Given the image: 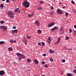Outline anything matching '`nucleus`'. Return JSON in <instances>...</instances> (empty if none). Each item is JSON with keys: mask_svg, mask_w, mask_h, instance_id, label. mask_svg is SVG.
Listing matches in <instances>:
<instances>
[{"mask_svg": "<svg viewBox=\"0 0 76 76\" xmlns=\"http://www.w3.org/2000/svg\"><path fill=\"white\" fill-rule=\"evenodd\" d=\"M38 45H39V46H41V43H40V42H39V43H38Z\"/></svg>", "mask_w": 76, "mask_h": 76, "instance_id": "42", "label": "nucleus"}, {"mask_svg": "<svg viewBox=\"0 0 76 76\" xmlns=\"http://www.w3.org/2000/svg\"><path fill=\"white\" fill-rule=\"evenodd\" d=\"M19 8H17L14 10V12H17L19 10Z\"/></svg>", "mask_w": 76, "mask_h": 76, "instance_id": "25", "label": "nucleus"}, {"mask_svg": "<svg viewBox=\"0 0 76 76\" xmlns=\"http://www.w3.org/2000/svg\"><path fill=\"white\" fill-rule=\"evenodd\" d=\"M5 73L4 71V70L0 71V75H4Z\"/></svg>", "mask_w": 76, "mask_h": 76, "instance_id": "9", "label": "nucleus"}, {"mask_svg": "<svg viewBox=\"0 0 76 76\" xmlns=\"http://www.w3.org/2000/svg\"><path fill=\"white\" fill-rule=\"evenodd\" d=\"M25 42V43H24L26 45V43H27V41H26V42Z\"/></svg>", "mask_w": 76, "mask_h": 76, "instance_id": "45", "label": "nucleus"}, {"mask_svg": "<svg viewBox=\"0 0 76 76\" xmlns=\"http://www.w3.org/2000/svg\"><path fill=\"white\" fill-rule=\"evenodd\" d=\"M50 60L51 62H53V59L52 58H50Z\"/></svg>", "mask_w": 76, "mask_h": 76, "instance_id": "34", "label": "nucleus"}, {"mask_svg": "<svg viewBox=\"0 0 76 76\" xmlns=\"http://www.w3.org/2000/svg\"><path fill=\"white\" fill-rule=\"evenodd\" d=\"M54 1H55V0H54Z\"/></svg>", "mask_w": 76, "mask_h": 76, "instance_id": "64", "label": "nucleus"}, {"mask_svg": "<svg viewBox=\"0 0 76 76\" xmlns=\"http://www.w3.org/2000/svg\"><path fill=\"white\" fill-rule=\"evenodd\" d=\"M42 63L43 64H45V62L44 61H43L42 62Z\"/></svg>", "mask_w": 76, "mask_h": 76, "instance_id": "36", "label": "nucleus"}, {"mask_svg": "<svg viewBox=\"0 0 76 76\" xmlns=\"http://www.w3.org/2000/svg\"><path fill=\"white\" fill-rule=\"evenodd\" d=\"M9 17H10L11 18H14V16H12V15H11L10 16H9Z\"/></svg>", "mask_w": 76, "mask_h": 76, "instance_id": "35", "label": "nucleus"}, {"mask_svg": "<svg viewBox=\"0 0 76 76\" xmlns=\"http://www.w3.org/2000/svg\"><path fill=\"white\" fill-rule=\"evenodd\" d=\"M74 31L75 32V33H76V31L74 30Z\"/></svg>", "mask_w": 76, "mask_h": 76, "instance_id": "54", "label": "nucleus"}, {"mask_svg": "<svg viewBox=\"0 0 76 76\" xmlns=\"http://www.w3.org/2000/svg\"><path fill=\"white\" fill-rule=\"evenodd\" d=\"M64 7H66L65 6H64Z\"/></svg>", "mask_w": 76, "mask_h": 76, "instance_id": "62", "label": "nucleus"}, {"mask_svg": "<svg viewBox=\"0 0 76 76\" xmlns=\"http://www.w3.org/2000/svg\"><path fill=\"white\" fill-rule=\"evenodd\" d=\"M18 32V30L17 29H15L14 30H12L11 31V33L12 34H15V32L16 34H17Z\"/></svg>", "mask_w": 76, "mask_h": 76, "instance_id": "4", "label": "nucleus"}, {"mask_svg": "<svg viewBox=\"0 0 76 76\" xmlns=\"http://www.w3.org/2000/svg\"><path fill=\"white\" fill-rule=\"evenodd\" d=\"M26 37H27V39H30L31 38V36H29L27 35L26 36Z\"/></svg>", "mask_w": 76, "mask_h": 76, "instance_id": "18", "label": "nucleus"}, {"mask_svg": "<svg viewBox=\"0 0 76 76\" xmlns=\"http://www.w3.org/2000/svg\"><path fill=\"white\" fill-rule=\"evenodd\" d=\"M19 60H21V59H22V58L19 57Z\"/></svg>", "mask_w": 76, "mask_h": 76, "instance_id": "48", "label": "nucleus"}, {"mask_svg": "<svg viewBox=\"0 0 76 76\" xmlns=\"http://www.w3.org/2000/svg\"><path fill=\"white\" fill-rule=\"evenodd\" d=\"M74 12L75 13H76V10H74Z\"/></svg>", "mask_w": 76, "mask_h": 76, "instance_id": "55", "label": "nucleus"}, {"mask_svg": "<svg viewBox=\"0 0 76 76\" xmlns=\"http://www.w3.org/2000/svg\"><path fill=\"white\" fill-rule=\"evenodd\" d=\"M67 76H72V75L71 74L69 73L68 74H67Z\"/></svg>", "mask_w": 76, "mask_h": 76, "instance_id": "23", "label": "nucleus"}, {"mask_svg": "<svg viewBox=\"0 0 76 76\" xmlns=\"http://www.w3.org/2000/svg\"><path fill=\"white\" fill-rule=\"evenodd\" d=\"M0 28L3 29L4 31L6 30L7 28L5 26H1L0 27Z\"/></svg>", "mask_w": 76, "mask_h": 76, "instance_id": "7", "label": "nucleus"}, {"mask_svg": "<svg viewBox=\"0 0 76 76\" xmlns=\"http://www.w3.org/2000/svg\"><path fill=\"white\" fill-rule=\"evenodd\" d=\"M16 28V27L15 26H14L13 27V29H15Z\"/></svg>", "mask_w": 76, "mask_h": 76, "instance_id": "44", "label": "nucleus"}, {"mask_svg": "<svg viewBox=\"0 0 76 76\" xmlns=\"http://www.w3.org/2000/svg\"><path fill=\"white\" fill-rule=\"evenodd\" d=\"M16 64V62H14V63H13V64Z\"/></svg>", "mask_w": 76, "mask_h": 76, "instance_id": "53", "label": "nucleus"}, {"mask_svg": "<svg viewBox=\"0 0 76 76\" xmlns=\"http://www.w3.org/2000/svg\"><path fill=\"white\" fill-rule=\"evenodd\" d=\"M37 67H39V66H37Z\"/></svg>", "mask_w": 76, "mask_h": 76, "instance_id": "61", "label": "nucleus"}, {"mask_svg": "<svg viewBox=\"0 0 76 76\" xmlns=\"http://www.w3.org/2000/svg\"><path fill=\"white\" fill-rule=\"evenodd\" d=\"M63 29V28L62 27H61V29H60V31H59V32L60 33H61V32L62 31Z\"/></svg>", "mask_w": 76, "mask_h": 76, "instance_id": "21", "label": "nucleus"}, {"mask_svg": "<svg viewBox=\"0 0 76 76\" xmlns=\"http://www.w3.org/2000/svg\"><path fill=\"white\" fill-rule=\"evenodd\" d=\"M69 39V38L68 37H66V40H68Z\"/></svg>", "mask_w": 76, "mask_h": 76, "instance_id": "30", "label": "nucleus"}, {"mask_svg": "<svg viewBox=\"0 0 76 76\" xmlns=\"http://www.w3.org/2000/svg\"><path fill=\"white\" fill-rule=\"evenodd\" d=\"M42 46L43 47L45 45V43L44 42H42Z\"/></svg>", "mask_w": 76, "mask_h": 76, "instance_id": "28", "label": "nucleus"}, {"mask_svg": "<svg viewBox=\"0 0 76 76\" xmlns=\"http://www.w3.org/2000/svg\"><path fill=\"white\" fill-rule=\"evenodd\" d=\"M49 52L51 53H54V51L53 50H49Z\"/></svg>", "mask_w": 76, "mask_h": 76, "instance_id": "20", "label": "nucleus"}, {"mask_svg": "<svg viewBox=\"0 0 76 76\" xmlns=\"http://www.w3.org/2000/svg\"><path fill=\"white\" fill-rule=\"evenodd\" d=\"M74 72L75 73H76V69H74Z\"/></svg>", "mask_w": 76, "mask_h": 76, "instance_id": "41", "label": "nucleus"}, {"mask_svg": "<svg viewBox=\"0 0 76 76\" xmlns=\"http://www.w3.org/2000/svg\"><path fill=\"white\" fill-rule=\"evenodd\" d=\"M57 13L58 14L61 15L63 14V12L60 9H58L57 10Z\"/></svg>", "mask_w": 76, "mask_h": 76, "instance_id": "2", "label": "nucleus"}, {"mask_svg": "<svg viewBox=\"0 0 76 76\" xmlns=\"http://www.w3.org/2000/svg\"><path fill=\"white\" fill-rule=\"evenodd\" d=\"M7 2L8 3L9 1V0H6Z\"/></svg>", "mask_w": 76, "mask_h": 76, "instance_id": "49", "label": "nucleus"}, {"mask_svg": "<svg viewBox=\"0 0 76 76\" xmlns=\"http://www.w3.org/2000/svg\"><path fill=\"white\" fill-rule=\"evenodd\" d=\"M55 23L54 22L53 23H50V24H49V25L48 26V27H50L51 26H53V25H54L55 24Z\"/></svg>", "mask_w": 76, "mask_h": 76, "instance_id": "5", "label": "nucleus"}, {"mask_svg": "<svg viewBox=\"0 0 76 76\" xmlns=\"http://www.w3.org/2000/svg\"><path fill=\"white\" fill-rule=\"evenodd\" d=\"M59 4H61V2L59 3Z\"/></svg>", "mask_w": 76, "mask_h": 76, "instance_id": "59", "label": "nucleus"}, {"mask_svg": "<svg viewBox=\"0 0 76 76\" xmlns=\"http://www.w3.org/2000/svg\"><path fill=\"white\" fill-rule=\"evenodd\" d=\"M34 62L37 65L38 64V62L37 59H34Z\"/></svg>", "mask_w": 76, "mask_h": 76, "instance_id": "13", "label": "nucleus"}, {"mask_svg": "<svg viewBox=\"0 0 76 76\" xmlns=\"http://www.w3.org/2000/svg\"><path fill=\"white\" fill-rule=\"evenodd\" d=\"M40 4H42L44 3V2L42 1H40Z\"/></svg>", "mask_w": 76, "mask_h": 76, "instance_id": "40", "label": "nucleus"}, {"mask_svg": "<svg viewBox=\"0 0 76 76\" xmlns=\"http://www.w3.org/2000/svg\"><path fill=\"white\" fill-rule=\"evenodd\" d=\"M4 6V5L3 4H2L0 5V7H3Z\"/></svg>", "mask_w": 76, "mask_h": 76, "instance_id": "32", "label": "nucleus"}, {"mask_svg": "<svg viewBox=\"0 0 76 76\" xmlns=\"http://www.w3.org/2000/svg\"><path fill=\"white\" fill-rule=\"evenodd\" d=\"M37 10H42V7H40L39 8H38L37 9Z\"/></svg>", "mask_w": 76, "mask_h": 76, "instance_id": "24", "label": "nucleus"}, {"mask_svg": "<svg viewBox=\"0 0 76 76\" xmlns=\"http://www.w3.org/2000/svg\"><path fill=\"white\" fill-rule=\"evenodd\" d=\"M3 1H4L5 0H2Z\"/></svg>", "mask_w": 76, "mask_h": 76, "instance_id": "57", "label": "nucleus"}, {"mask_svg": "<svg viewBox=\"0 0 76 76\" xmlns=\"http://www.w3.org/2000/svg\"><path fill=\"white\" fill-rule=\"evenodd\" d=\"M0 23L2 24H3V23H4V21H2L0 22Z\"/></svg>", "mask_w": 76, "mask_h": 76, "instance_id": "38", "label": "nucleus"}, {"mask_svg": "<svg viewBox=\"0 0 76 76\" xmlns=\"http://www.w3.org/2000/svg\"><path fill=\"white\" fill-rule=\"evenodd\" d=\"M44 67H45L46 68H48V65L47 64H45L44 65Z\"/></svg>", "mask_w": 76, "mask_h": 76, "instance_id": "31", "label": "nucleus"}, {"mask_svg": "<svg viewBox=\"0 0 76 76\" xmlns=\"http://www.w3.org/2000/svg\"><path fill=\"white\" fill-rule=\"evenodd\" d=\"M20 57L22 59V58H23L25 57V56L24 55H22V54L21 55V56Z\"/></svg>", "mask_w": 76, "mask_h": 76, "instance_id": "22", "label": "nucleus"}, {"mask_svg": "<svg viewBox=\"0 0 76 76\" xmlns=\"http://www.w3.org/2000/svg\"><path fill=\"white\" fill-rule=\"evenodd\" d=\"M69 33H72V29H69Z\"/></svg>", "mask_w": 76, "mask_h": 76, "instance_id": "33", "label": "nucleus"}, {"mask_svg": "<svg viewBox=\"0 0 76 76\" xmlns=\"http://www.w3.org/2000/svg\"><path fill=\"white\" fill-rule=\"evenodd\" d=\"M34 14L33 13L31 15L28 14V17L29 18H31L34 15Z\"/></svg>", "mask_w": 76, "mask_h": 76, "instance_id": "16", "label": "nucleus"}, {"mask_svg": "<svg viewBox=\"0 0 76 76\" xmlns=\"http://www.w3.org/2000/svg\"><path fill=\"white\" fill-rule=\"evenodd\" d=\"M31 61V59H28L27 60V62H30Z\"/></svg>", "mask_w": 76, "mask_h": 76, "instance_id": "29", "label": "nucleus"}, {"mask_svg": "<svg viewBox=\"0 0 76 76\" xmlns=\"http://www.w3.org/2000/svg\"><path fill=\"white\" fill-rule=\"evenodd\" d=\"M61 37H58V41H57L56 42H55V44L57 45L59 43V42L60 40V39H61Z\"/></svg>", "mask_w": 76, "mask_h": 76, "instance_id": "8", "label": "nucleus"}, {"mask_svg": "<svg viewBox=\"0 0 76 76\" xmlns=\"http://www.w3.org/2000/svg\"><path fill=\"white\" fill-rule=\"evenodd\" d=\"M46 56V54H44L43 55V56Z\"/></svg>", "mask_w": 76, "mask_h": 76, "instance_id": "47", "label": "nucleus"}, {"mask_svg": "<svg viewBox=\"0 0 76 76\" xmlns=\"http://www.w3.org/2000/svg\"><path fill=\"white\" fill-rule=\"evenodd\" d=\"M8 16H13L14 15V13L11 11H9L7 12Z\"/></svg>", "mask_w": 76, "mask_h": 76, "instance_id": "3", "label": "nucleus"}, {"mask_svg": "<svg viewBox=\"0 0 76 76\" xmlns=\"http://www.w3.org/2000/svg\"><path fill=\"white\" fill-rule=\"evenodd\" d=\"M35 23L37 26H39L40 25L39 21L38 20H36Z\"/></svg>", "mask_w": 76, "mask_h": 76, "instance_id": "6", "label": "nucleus"}, {"mask_svg": "<svg viewBox=\"0 0 76 76\" xmlns=\"http://www.w3.org/2000/svg\"><path fill=\"white\" fill-rule=\"evenodd\" d=\"M37 32L39 34H41L42 31L41 30H39Z\"/></svg>", "mask_w": 76, "mask_h": 76, "instance_id": "27", "label": "nucleus"}, {"mask_svg": "<svg viewBox=\"0 0 76 76\" xmlns=\"http://www.w3.org/2000/svg\"><path fill=\"white\" fill-rule=\"evenodd\" d=\"M34 76H36V75H34Z\"/></svg>", "mask_w": 76, "mask_h": 76, "instance_id": "63", "label": "nucleus"}, {"mask_svg": "<svg viewBox=\"0 0 76 76\" xmlns=\"http://www.w3.org/2000/svg\"><path fill=\"white\" fill-rule=\"evenodd\" d=\"M58 29V28L57 27H55L54 28H52L51 29V30L52 31H54L55 30H56Z\"/></svg>", "mask_w": 76, "mask_h": 76, "instance_id": "10", "label": "nucleus"}, {"mask_svg": "<svg viewBox=\"0 0 76 76\" xmlns=\"http://www.w3.org/2000/svg\"><path fill=\"white\" fill-rule=\"evenodd\" d=\"M47 41L49 43V44L50 43V42L51 41V40L50 39V37L48 39H47Z\"/></svg>", "mask_w": 76, "mask_h": 76, "instance_id": "12", "label": "nucleus"}, {"mask_svg": "<svg viewBox=\"0 0 76 76\" xmlns=\"http://www.w3.org/2000/svg\"><path fill=\"white\" fill-rule=\"evenodd\" d=\"M64 8H65V7H63V9H64Z\"/></svg>", "mask_w": 76, "mask_h": 76, "instance_id": "56", "label": "nucleus"}, {"mask_svg": "<svg viewBox=\"0 0 76 76\" xmlns=\"http://www.w3.org/2000/svg\"><path fill=\"white\" fill-rule=\"evenodd\" d=\"M22 40L24 42H25L27 41V40L26 39V38L25 37H23L22 38Z\"/></svg>", "mask_w": 76, "mask_h": 76, "instance_id": "15", "label": "nucleus"}, {"mask_svg": "<svg viewBox=\"0 0 76 76\" xmlns=\"http://www.w3.org/2000/svg\"><path fill=\"white\" fill-rule=\"evenodd\" d=\"M42 76H45V75H42Z\"/></svg>", "mask_w": 76, "mask_h": 76, "instance_id": "58", "label": "nucleus"}, {"mask_svg": "<svg viewBox=\"0 0 76 76\" xmlns=\"http://www.w3.org/2000/svg\"><path fill=\"white\" fill-rule=\"evenodd\" d=\"M20 13V10H19L18 11V13H19H19Z\"/></svg>", "mask_w": 76, "mask_h": 76, "instance_id": "46", "label": "nucleus"}, {"mask_svg": "<svg viewBox=\"0 0 76 76\" xmlns=\"http://www.w3.org/2000/svg\"><path fill=\"white\" fill-rule=\"evenodd\" d=\"M75 69H76V66H75Z\"/></svg>", "mask_w": 76, "mask_h": 76, "instance_id": "60", "label": "nucleus"}, {"mask_svg": "<svg viewBox=\"0 0 76 76\" xmlns=\"http://www.w3.org/2000/svg\"><path fill=\"white\" fill-rule=\"evenodd\" d=\"M62 62L64 63L65 62V59H63L62 60Z\"/></svg>", "mask_w": 76, "mask_h": 76, "instance_id": "39", "label": "nucleus"}, {"mask_svg": "<svg viewBox=\"0 0 76 76\" xmlns=\"http://www.w3.org/2000/svg\"><path fill=\"white\" fill-rule=\"evenodd\" d=\"M74 27L76 29V25H74Z\"/></svg>", "mask_w": 76, "mask_h": 76, "instance_id": "51", "label": "nucleus"}, {"mask_svg": "<svg viewBox=\"0 0 76 76\" xmlns=\"http://www.w3.org/2000/svg\"><path fill=\"white\" fill-rule=\"evenodd\" d=\"M8 51L9 52H11L12 51L13 49L12 48H11V47H10L8 49Z\"/></svg>", "mask_w": 76, "mask_h": 76, "instance_id": "14", "label": "nucleus"}, {"mask_svg": "<svg viewBox=\"0 0 76 76\" xmlns=\"http://www.w3.org/2000/svg\"><path fill=\"white\" fill-rule=\"evenodd\" d=\"M71 3L72 4H75V2H74V1H71Z\"/></svg>", "mask_w": 76, "mask_h": 76, "instance_id": "43", "label": "nucleus"}, {"mask_svg": "<svg viewBox=\"0 0 76 76\" xmlns=\"http://www.w3.org/2000/svg\"><path fill=\"white\" fill-rule=\"evenodd\" d=\"M71 50H72V49H68V50H69L70 51H71Z\"/></svg>", "mask_w": 76, "mask_h": 76, "instance_id": "52", "label": "nucleus"}, {"mask_svg": "<svg viewBox=\"0 0 76 76\" xmlns=\"http://www.w3.org/2000/svg\"><path fill=\"white\" fill-rule=\"evenodd\" d=\"M54 12H50L51 15L53 16V15Z\"/></svg>", "mask_w": 76, "mask_h": 76, "instance_id": "26", "label": "nucleus"}, {"mask_svg": "<svg viewBox=\"0 0 76 76\" xmlns=\"http://www.w3.org/2000/svg\"><path fill=\"white\" fill-rule=\"evenodd\" d=\"M23 5L25 7H29L30 6V4L27 1H24V2L22 3Z\"/></svg>", "mask_w": 76, "mask_h": 76, "instance_id": "1", "label": "nucleus"}, {"mask_svg": "<svg viewBox=\"0 0 76 76\" xmlns=\"http://www.w3.org/2000/svg\"><path fill=\"white\" fill-rule=\"evenodd\" d=\"M53 7L52 6L51 7V9L52 10H53Z\"/></svg>", "mask_w": 76, "mask_h": 76, "instance_id": "50", "label": "nucleus"}, {"mask_svg": "<svg viewBox=\"0 0 76 76\" xmlns=\"http://www.w3.org/2000/svg\"><path fill=\"white\" fill-rule=\"evenodd\" d=\"M10 43H13L14 42H16V40H13L12 39H10Z\"/></svg>", "mask_w": 76, "mask_h": 76, "instance_id": "11", "label": "nucleus"}, {"mask_svg": "<svg viewBox=\"0 0 76 76\" xmlns=\"http://www.w3.org/2000/svg\"><path fill=\"white\" fill-rule=\"evenodd\" d=\"M16 54L18 57H19L20 56V57L21 54L19 53H17Z\"/></svg>", "mask_w": 76, "mask_h": 76, "instance_id": "17", "label": "nucleus"}, {"mask_svg": "<svg viewBox=\"0 0 76 76\" xmlns=\"http://www.w3.org/2000/svg\"><path fill=\"white\" fill-rule=\"evenodd\" d=\"M65 14H66V16H67L69 15V13L67 12H66Z\"/></svg>", "mask_w": 76, "mask_h": 76, "instance_id": "37", "label": "nucleus"}, {"mask_svg": "<svg viewBox=\"0 0 76 76\" xmlns=\"http://www.w3.org/2000/svg\"><path fill=\"white\" fill-rule=\"evenodd\" d=\"M5 42L4 41H2L0 42V44L3 45L4 44Z\"/></svg>", "mask_w": 76, "mask_h": 76, "instance_id": "19", "label": "nucleus"}]
</instances>
